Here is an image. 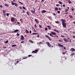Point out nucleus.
I'll return each instance as SVG.
<instances>
[{
	"instance_id": "51",
	"label": "nucleus",
	"mask_w": 75,
	"mask_h": 75,
	"mask_svg": "<svg viewBox=\"0 0 75 75\" xmlns=\"http://www.w3.org/2000/svg\"><path fill=\"white\" fill-rule=\"evenodd\" d=\"M34 31V32H37V31H36V30H35V29H33Z\"/></svg>"
},
{
	"instance_id": "15",
	"label": "nucleus",
	"mask_w": 75,
	"mask_h": 75,
	"mask_svg": "<svg viewBox=\"0 0 75 75\" xmlns=\"http://www.w3.org/2000/svg\"><path fill=\"white\" fill-rule=\"evenodd\" d=\"M31 11L33 14H34V13H35V11L31 10Z\"/></svg>"
},
{
	"instance_id": "38",
	"label": "nucleus",
	"mask_w": 75,
	"mask_h": 75,
	"mask_svg": "<svg viewBox=\"0 0 75 75\" xmlns=\"http://www.w3.org/2000/svg\"><path fill=\"white\" fill-rule=\"evenodd\" d=\"M37 25H36V24H35V25H34V27L35 28H37Z\"/></svg>"
},
{
	"instance_id": "25",
	"label": "nucleus",
	"mask_w": 75,
	"mask_h": 75,
	"mask_svg": "<svg viewBox=\"0 0 75 75\" xmlns=\"http://www.w3.org/2000/svg\"><path fill=\"white\" fill-rule=\"evenodd\" d=\"M55 10H56V11H58V8L57 7H55Z\"/></svg>"
},
{
	"instance_id": "27",
	"label": "nucleus",
	"mask_w": 75,
	"mask_h": 75,
	"mask_svg": "<svg viewBox=\"0 0 75 75\" xmlns=\"http://www.w3.org/2000/svg\"><path fill=\"white\" fill-rule=\"evenodd\" d=\"M38 34V33H33V34H34V35H36V34Z\"/></svg>"
},
{
	"instance_id": "7",
	"label": "nucleus",
	"mask_w": 75,
	"mask_h": 75,
	"mask_svg": "<svg viewBox=\"0 0 75 75\" xmlns=\"http://www.w3.org/2000/svg\"><path fill=\"white\" fill-rule=\"evenodd\" d=\"M46 44H47V45H48V47H51V45L50 43L49 42H46Z\"/></svg>"
},
{
	"instance_id": "11",
	"label": "nucleus",
	"mask_w": 75,
	"mask_h": 75,
	"mask_svg": "<svg viewBox=\"0 0 75 75\" xmlns=\"http://www.w3.org/2000/svg\"><path fill=\"white\" fill-rule=\"evenodd\" d=\"M47 27H48V29H49V30H51V28H52L51 27V26H49V25H47Z\"/></svg>"
},
{
	"instance_id": "58",
	"label": "nucleus",
	"mask_w": 75,
	"mask_h": 75,
	"mask_svg": "<svg viewBox=\"0 0 75 75\" xmlns=\"http://www.w3.org/2000/svg\"><path fill=\"white\" fill-rule=\"evenodd\" d=\"M17 24H20V22H17Z\"/></svg>"
},
{
	"instance_id": "13",
	"label": "nucleus",
	"mask_w": 75,
	"mask_h": 75,
	"mask_svg": "<svg viewBox=\"0 0 75 75\" xmlns=\"http://www.w3.org/2000/svg\"><path fill=\"white\" fill-rule=\"evenodd\" d=\"M29 42H30V43H33H33H34L33 42V41L31 40H29Z\"/></svg>"
},
{
	"instance_id": "23",
	"label": "nucleus",
	"mask_w": 75,
	"mask_h": 75,
	"mask_svg": "<svg viewBox=\"0 0 75 75\" xmlns=\"http://www.w3.org/2000/svg\"><path fill=\"white\" fill-rule=\"evenodd\" d=\"M12 47H17V45H13L12 46Z\"/></svg>"
},
{
	"instance_id": "2",
	"label": "nucleus",
	"mask_w": 75,
	"mask_h": 75,
	"mask_svg": "<svg viewBox=\"0 0 75 75\" xmlns=\"http://www.w3.org/2000/svg\"><path fill=\"white\" fill-rule=\"evenodd\" d=\"M11 3L12 5H13V6H14V5L15 6H16V7H17V6H18V4L16 3H14L13 1H11Z\"/></svg>"
},
{
	"instance_id": "5",
	"label": "nucleus",
	"mask_w": 75,
	"mask_h": 75,
	"mask_svg": "<svg viewBox=\"0 0 75 75\" xmlns=\"http://www.w3.org/2000/svg\"><path fill=\"white\" fill-rule=\"evenodd\" d=\"M24 36H23V35H22L21 36V39L22 40V41H23V40H24Z\"/></svg>"
},
{
	"instance_id": "1",
	"label": "nucleus",
	"mask_w": 75,
	"mask_h": 75,
	"mask_svg": "<svg viewBox=\"0 0 75 75\" xmlns=\"http://www.w3.org/2000/svg\"><path fill=\"white\" fill-rule=\"evenodd\" d=\"M61 21L62 22V25L63 27H64V28H66V27H67V23L65 22H67L66 20L64 19H61Z\"/></svg>"
},
{
	"instance_id": "54",
	"label": "nucleus",
	"mask_w": 75,
	"mask_h": 75,
	"mask_svg": "<svg viewBox=\"0 0 75 75\" xmlns=\"http://www.w3.org/2000/svg\"><path fill=\"white\" fill-rule=\"evenodd\" d=\"M73 38H75V36L73 35Z\"/></svg>"
},
{
	"instance_id": "59",
	"label": "nucleus",
	"mask_w": 75,
	"mask_h": 75,
	"mask_svg": "<svg viewBox=\"0 0 75 75\" xmlns=\"http://www.w3.org/2000/svg\"><path fill=\"white\" fill-rule=\"evenodd\" d=\"M59 6V4H56V6Z\"/></svg>"
},
{
	"instance_id": "37",
	"label": "nucleus",
	"mask_w": 75,
	"mask_h": 75,
	"mask_svg": "<svg viewBox=\"0 0 75 75\" xmlns=\"http://www.w3.org/2000/svg\"><path fill=\"white\" fill-rule=\"evenodd\" d=\"M27 58H28V57H25L23 59H27Z\"/></svg>"
},
{
	"instance_id": "36",
	"label": "nucleus",
	"mask_w": 75,
	"mask_h": 75,
	"mask_svg": "<svg viewBox=\"0 0 75 75\" xmlns=\"http://www.w3.org/2000/svg\"><path fill=\"white\" fill-rule=\"evenodd\" d=\"M39 28H42V26H41V25H39Z\"/></svg>"
},
{
	"instance_id": "33",
	"label": "nucleus",
	"mask_w": 75,
	"mask_h": 75,
	"mask_svg": "<svg viewBox=\"0 0 75 75\" xmlns=\"http://www.w3.org/2000/svg\"><path fill=\"white\" fill-rule=\"evenodd\" d=\"M50 35L51 37H53V35L51 33H50Z\"/></svg>"
},
{
	"instance_id": "34",
	"label": "nucleus",
	"mask_w": 75,
	"mask_h": 75,
	"mask_svg": "<svg viewBox=\"0 0 75 75\" xmlns=\"http://www.w3.org/2000/svg\"><path fill=\"white\" fill-rule=\"evenodd\" d=\"M54 37H57V38H58V36L57 35H54Z\"/></svg>"
},
{
	"instance_id": "22",
	"label": "nucleus",
	"mask_w": 75,
	"mask_h": 75,
	"mask_svg": "<svg viewBox=\"0 0 75 75\" xmlns=\"http://www.w3.org/2000/svg\"><path fill=\"white\" fill-rule=\"evenodd\" d=\"M14 32H18V29H16V30H14Z\"/></svg>"
},
{
	"instance_id": "50",
	"label": "nucleus",
	"mask_w": 75,
	"mask_h": 75,
	"mask_svg": "<svg viewBox=\"0 0 75 75\" xmlns=\"http://www.w3.org/2000/svg\"><path fill=\"white\" fill-rule=\"evenodd\" d=\"M43 44V43H42V42H40V43L39 44V45H40V44Z\"/></svg>"
},
{
	"instance_id": "49",
	"label": "nucleus",
	"mask_w": 75,
	"mask_h": 75,
	"mask_svg": "<svg viewBox=\"0 0 75 75\" xmlns=\"http://www.w3.org/2000/svg\"><path fill=\"white\" fill-rule=\"evenodd\" d=\"M56 32H57V33H59V31H58V30H57L56 31Z\"/></svg>"
},
{
	"instance_id": "63",
	"label": "nucleus",
	"mask_w": 75,
	"mask_h": 75,
	"mask_svg": "<svg viewBox=\"0 0 75 75\" xmlns=\"http://www.w3.org/2000/svg\"><path fill=\"white\" fill-rule=\"evenodd\" d=\"M29 33H30V34H31V31L30 30Z\"/></svg>"
},
{
	"instance_id": "57",
	"label": "nucleus",
	"mask_w": 75,
	"mask_h": 75,
	"mask_svg": "<svg viewBox=\"0 0 75 75\" xmlns=\"http://www.w3.org/2000/svg\"><path fill=\"white\" fill-rule=\"evenodd\" d=\"M37 1H38V0H35V3H37Z\"/></svg>"
},
{
	"instance_id": "56",
	"label": "nucleus",
	"mask_w": 75,
	"mask_h": 75,
	"mask_svg": "<svg viewBox=\"0 0 75 75\" xmlns=\"http://www.w3.org/2000/svg\"><path fill=\"white\" fill-rule=\"evenodd\" d=\"M32 55H28V57H31Z\"/></svg>"
},
{
	"instance_id": "29",
	"label": "nucleus",
	"mask_w": 75,
	"mask_h": 75,
	"mask_svg": "<svg viewBox=\"0 0 75 75\" xmlns=\"http://www.w3.org/2000/svg\"><path fill=\"white\" fill-rule=\"evenodd\" d=\"M45 31H47L48 30V28L47 27H45Z\"/></svg>"
},
{
	"instance_id": "32",
	"label": "nucleus",
	"mask_w": 75,
	"mask_h": 75,
	"mask_svg": "<svg viewBox=\"0 0 75 75\" xmlns=\"http://www.w3.org/2000/svg\"><path fill=\"white\" fill-rule=\"evenodd\" d=\"M55 22L56 24H58L59 23V21H55Z\"/></svg>"
},
{
	"instance_id": "14",
	"label": "nucleus",
	"mask_w": 75,
	"mask_h": 75,
	"mask_svg": "<svg viewBox=\"0 0 75 75\" xmlns=\"http://www.w3.org/2000/svg\"><path fill=\"white\" fill-rule=\"evenodd\" d=\"M45 12H46V11L45 10H43L42 11V13L43 14L44 13H45Z\"/></svg>"
},
{
	"instance_id": "12",
	"label": "nucleus",
	"mask_w": 75,
	"mask_h": 75,
	"mask_svg": "<svg viewBox=\"0 0 75 75\" xmlns=\"http://www.w3.org/2000/svg\"><path fill=\"white\" fill-rule=\"evenodd\" d=\"M67 2L69 3V4H71V3H72V1H70L69 0H67Z\"/></svg>"
},
{
	"instance_id": "42",
	"label": "nucleus",
	"mask_w": 75,
	"mask_h": 75,
	"mask_svg": "<svg viewBox=\"0 0 75 75\" xmlns=\"http://www.w3.org/2000/svg\"><path fill=\"white\" fill-rule=\"evenodd\" d=\"M22 11H23V13H25V10H23Z\"/></svg>"
},
{
	"instance_id": "21",
	"label": "nucleus",
	"mask_w": 75,
	"mask_h": 75,
	"mask_svg": "<svg viewBox=\"0 0 75 75\" xmlns=\"http://www.w3.org/2000/svg\"><path fill=\"white\" fill-rule=\"evenodd\" d=\"M69 17H70V18H73V17L71 15H69Z\"/></svg>"
},
{
	"instance_id": "48",
	"label": "nucleus",
	"mask_w": 75,
	"mask_h": 75,
	"mask_svg": "<svg viewBox=\"0 0 75 75\" xmlns=\"http://www.w3.org/2000/svg\"><path fill=\"white\" fill-rule=\"evenodd\" d=\"M24 41H22L21 42V43H22V44L24 43Z\"/></svg>"
},
{
	"instance_id": "61",
	"label": "nucleus",
	"mask_w": 75,
	"mask_h": 75,
	"mask_svg": "<svg viewBox=\"0 0 75 75\" xmlns=\"http://www.w3.org/2000/svg\"><path fill=\"white\" fill-rule=\"evenodd\" d=\"M62 54H65V52H62Z\"/></svg>"
},
{
	"instance_id": "19",
	"label": "nucleus",
	"mask_w": 75,
	"mask_h": 75,
	"mask_svg": "<svg viewBox=\"0 0 75 75\" xmlns=\"http://www.w3.org/2000/svg\"><path fill=\"white\" fill-rule=\"evenodd\" d=\"M7 12V11L5 10H3V13H6Z\"/></svg>"
},
{
	"instance_id": "47",
	"label": "nucleus",
	"mask_w": 75,
	"mask_h": 75,
	"mask_svg": "<svg viewBox=\"0 0 75 75\" xmlns=\"http://www.w3.org/2000/svg\"><path fill=\"white\" fill-rule=\"evenodd\" d=\"M0 7L1 8H3V6L1 5H0Z\"/></svg>"
},
{
	"instance_id": "28",
	"label": "nucleus",
	"mask_w": 75,
	"mask_h": 75,
	"mask_svg": "<svg viewBox=\"0 0 75 75\" xmlns=\"http://www.w3.org/2000/svg\"><path fill=\"white\" fill-rule=\"evenodd\" d=\"M23 7V9H24V10H26V8H25V7H24V6H23V7Z\"/></svg>"
},
{
	"instance_id": "40",
	"label": "nucleus",
	"mask_w": 75,
	"mask_h": 75,
	"mask_svg": "<svg viewBox=\"0 0 75 75\" xmlns=\"http://www.w3.org/2000/svg\"><path fill=\"white\" fill-rule=\"evenodd\" d=\"M16 35H17V36H19L20 35V34L18 33V32L17 34H16Z\"/></svg>"
},
{
	"instance_id": "31",
	"label": "nucleus",
	"mask_w": 75,
	"mask_h": 75,
	"mask_svg": "<svg viewBox=\"0 0 75 75\" xmlns=\"http://www.w3.org/2000/svg\"><path fill=\"white\" fill-rule=\"evenodd\" d=\"M5 6H7V7H8L9 5L7 4H4Z\"/></svg>"
},
{
	"instance_id": "24",
	"label": "nucleus",
	"mask_w": 75,
	"mask_h": 75,
	"mask_svg": "<svg viewBox=\"0 0 75 75\" xmlns=\"http://www.w3.org/2000/svg\"><path fill=\"white\" fill-rule=\"evenodd\" d=\"M8 42V40H6L5 42V44H7Z\"/></svg>"
},
{
	"instance_id": "64",
	"label": "nucleus",
	"mask_w": 75,
	"mask_h": 75,
	"mask_svg": "<svg viewBox=\"0 0 75 75\" xmlns=\"http://www.w3.org/2000/svg\"><path fill=\"white\" fill-rule=\"evenodd\" d=\"M73 34H75V32H73Z\"/></svg>"
},
{
	"instance_id": "16",
	"label": "nucleus",
	"mask_w": 75,
	"mask_h": 75,
	"mask_svg": "<svg viewBox=\"0 0 75 75\" xmlns=\"http://www.w3.org/2000/svg\"><path fill=\"white\" fill-rule=\"evenodd\" d=\"M71 51H75V49L74 48H72L71 49Z\"/></svg>"
},
{
	"instance_id": "41",
	"label": "nucleus",
	"mask_w": 75,
	"mask_h": 75,
	"mask_svg": "<svg viewBox=\"0 0 75 75\" xmlns=\"http://www.w3.org/2000/svg\"><path fill=\"white\" fill-rule=\"evenodd\" d=\"M6 15L7 16H9V13H7L6 14Z\"/></svg>"
},
{
	"instance_id": "55",
	"label": "nucleus",
	"mask_w": 75,
	"mask_h": 75,
	"mask_svg": "<svg viewBox=\"0 0 75 75\" xmlns=\"http://www.w3.org/2000/svg\"><path fill=\"white\" fill-rule=\"evenodd\" d=\"M61 37L64 38V35H61Z\"/></svg>"
},
{
	"instance_id": "44",
	"label": "nucleus",
	"mask_w": 75,
	"mask_h": 75,
	"mask_svg": "<svg viewBox=\"0 0 75 75\" xmlns=\"http://www.w3.org/2000/svg\"><path fill=\"white\" fill-rule=\"evenodd\" d=\"M68 9H66L65 10V12H67V11H68Z\"/></svg>"
},
{
	"instance_id": "10",
	"label": "nucleus",
	"mask_w": 75,
	"mask_h": 75,
	"mask_svg": "<svg viewBox=\"0 0 75 75\" xmlns=\"http://www.w3.org/2000/svg\"><path fill=\"white\" fill-rule=\"evenodd\" d=\"M35 21L36 23H37V24H38V23H39V21L37 20V19H35Z\"/></svg>"
},
{
	"instance_id": "45",
	"label": "nucleus",
	"mask_w": 75,
	"mask_h": 75,
	"mask_svg": "<svg viewBox=\"0 0 75 75\" xmlns=\"http://www.w3.org/2000/svg\"><path fill=\"white\" fill-rule=\"evenodd\" d=\"M53 31H56V32L57 30L55 29H53Z\"/></svg>"
},
{
	"instance_id": "3",
	"label": "nucleus",
	"mask_w": 75,
	"mask_h": 75,
	"mask_svg": "<svg viewBox=\"0 0 75 75\" xmlns=\"http://www.w3.org/2000/svg\"><path fill=\"white\" fill-rule=\"evenodd\" d=\"M38 50L36 49L35 50V51H33L32 52V53H35V54H37V52H38Z\"/></svg>"
},
{
	"instance_id": "18",
	"label": "nucleus",
	"mask_w": 75,
	"mask_h": 75,
	"mask_svg": "<svg viewBox=\"0 0 75 75\" xmlns=\"http://www.w3.org/2000/svg\"><path fill=\"white\" fill-rule=\"evenodd\" d=\"M25 30H26V31L25 32L26 33H29V31L28 30H27V29H25Z\"/></svg>"
},
{
	"instance_id": "46",
	"label": "nucleus",
	"mask_w": 75,
	"mask_h": 75,
	"mask_svg": "<svg viewBox=\"0 0 75 75\" xmlns=\"http://www.w3.org/2000/svg\"><path fill=\"white\" fill-rule=\"evenodd\" d=\"M60 11H57V13H58V14H59V13H60Z\"/></svg>"
},
{
	"instance_id": "4",
	"label": "nucleus",
	"mask_w": 75,
	"mask_h": 75,
	"mask_svg": "<svg viewBox=\"0 0 75 75\" xmlns=\"http://www.w3.org/2000/svg\"><path fill=\"white\" fill-rule=\"evenodd\" d=\"M45 36V37H46L48 38V39L49 40H50V41H51V40H52V39H51V38H50V37H49L48 36L46 35Z\"/></svg>"
},
{
	"instance_id": "26",
	"label": "nucleus",
	"mask_w": 75,
	"mask_h": 75,
	"mask_svg": "<svg viewBox=\"0 0 75 75\" xmlns=\"http://www.w3.org/2000/svg\"><path fill=\"white\" fill-rule=\"evenodd\" d=\"M59 4H62V2L60 1H59Z\"/></svg>"
},
{
	"instance_id": "8",
	"label": "nucleus",
	"mask_w": 75,
	"mask_h": 75,
	"mask_svg": "<svg viewBox=\"0 0 75 75\" xmlns=\"http://www.w3.org/2000/svg\"><path fill=\"white\" fill-rule=\"evenodd\" d=\"M58 45L59 47H64V45L61 44H59V45Z\"/></svg>"
},
{
	"instance_id": "35",
	"label": "nucleus",
	"mask_w": 75,
	"mask_h": 75,
	"mask_svg": "<svg viewBox=\"0 0 75 75\" xmlns=\"http://www.w3.org/2000/svg\"><path fill=\"white\" fill-rule=\"evenodd\" d=\"M18 2L19 3H20V4H23V3L19 1Z\"/></svg>"
},
{
	"instance_id": "43",
	"label": "nucleus",
	"mask_w": 75,
	"mask_h": 75,
	"mask_svg": "<svg viewBox=\"0 0 75 75\" xmlns=\"http://www.w3.org/2000/svg\"><path fill=\"white\" fill-rule=\"evenodd\" d=\"M22 20H23V19H20V21H21L22 23H23V21Z\"/></svg>"
},
{
	"instance_id": "39",
	"label": "nucleus",
	"mask_w": 75,
	"mask_h": 75,
	"mask_svg": "<svg viewBox=\"0 0 75 75\" xmlns=\"http://www.w3.org/2000/svg\"><path fill=\"white\" fill-rule=\"evenodd\" d=\"M74 54H75V53H72V54H71L70 55L71 56H73V55H74Z\"/></svg>"
},
{
	"instance_id": "52",
	"label": "nucleus",
	"mask_w": 75,
	"mask_h": 75,
	"mask_svg": "<svg viewBox=\"0 0 75 75\" xmlns=\"http://www.w3.org/2000/svg\"><path fill=\"white\" fill-rule=\"evenodd\" d=\"M37 37L38 38L40 37V35H38V36H37Z\"/></svg>"
},
{
	"instance_id": "62",
	"label": "nucleus",
	"mask_w": 75,
	"mask_h": 75,
	"mask_svg": "<svg viewBox=\"0 0 75 75\" xmlns=\"http://www.w3.org/2000/svg\"><path fill=\"white\" fill-rule=\"evenodd\" d=\"M19 8H20V9H22V7H21V6H20L19 7Z\"/></svg>"
},
{
	"instance_id": "20",
	"label": "nucleus",
	"mask_w": 75,
	"mask_h": 75,
	"mask_svg": "<svg viewBox=\"0 0 75 75\" xmlns=\"http://www.w3.org/2000/svg\"><path fill=\"white\" fill-rule=\"evenodd\" d=\"M26 14H27L28 16H30V13H29V12L28 11L26 12Z\"/></svg>"
},
{
	"instance_id": "60",
	"label": "nucleus",
	"mask_w": 75,
	"mask_h": 75,
	"mask_svg": "<svg viewBox=\"0 0 75 75\" xmlns=\"http://www.w3.org/2000/svg\"><path fill=\"white\" fill-rule=\"evenodd\" d=\"M63 7H65V5H63Z\"/></svg>"
},
{
	"instance_id": "53",
	"label": "nucleus",
	"mask_w": 75,
	"mask_h": 75,
	"mask_svg": "<svg viewBox=\"0 0 75 75\" xmlns=\"http://www.w3.org/2000/svg\"><path fill=\"white\" fill-rule=\"evenodd\" d=\"M59 10L61 11V8H59L58 9Z\"/></svg>"
},
{
	"instance_id": "17",
	"label": "nucleus",
	"mask_w": 75,
	"mask_h": 75,
	"mask_svg": "<svg viewBox=\"0 0 75 75\" xmlns=\"http://www.w3.org/2000/svg\"><path fill=\"white\" fill-rule=\"evenodd\" d=\"M51 33L52 34H53V35H56V33L55 32H51Z\"/></svg>"
},
{
	"instance_id": "9",
	"label": "nucleus",
	"mask_w": 75,
	"mask_h": 75,
	"mask_svg": "<svg viewBox=\"0 0 75 75\" xmlns=\"http://www.w3.org/2000/svg\"><path fill=\"white\" fill-rule=\"evenodd\" d=\"M64 41H65V42H68V41H69V40H68L66 39L65 38H64Z\"/></svg>"
},
{
	"instance_id": "30",
	"label": "nucleus",
	"mask_w": 75,
	"mask_h": 75,
	"mask_svg": "<svg viewBox=\"0 0 75 75\" xmlns=\"http://www.w3.org/2000/svg\"><path fill=\"white\" fill-rule=\"evenodd\" d=\"M58 41H59V42H63V40H59Z\"/></svg>"
},
{
	"instance_id": "6",
	"label": "nucleus",
	"mask_w": 75,
	"mask_h": 75,
	"mask_svg": "<svg viewBox=\"0 0 75 75\" xmlns=\"http://www.w3.org/2000/svg\"><path fill=\"white\" fill-rule=\"evenodd\" d=\"M11 22H12L13 23H14V21H15V19L13 18V17L11 18Z\"/></svg>"
}]
</instances>
